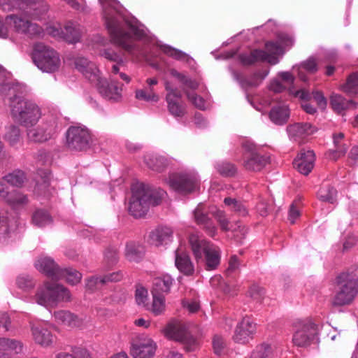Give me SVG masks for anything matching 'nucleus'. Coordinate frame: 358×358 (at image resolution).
I'll list each match as a JSON object with an SVG mask.
<instances>
[{
  "mask_svg": "<svg viewBox=\"0 0 358 358\" xmlns=\"http://www.w3.org/2000/svg\"><path fill=\"white\" fill-rule=\"evenodd\" d=\"M145 162L150 169L157 172H162L168 166V160L159 155H147L145 157Z\"/></svg>",
  "mask_w": 358,
  "mask_h": 358,
  "instance_id": "obj_37",
  "label": "nucleus"
},
{
  "mask_svg": "<svg viewBox=\"0 0 358 358\" xmlns=\"http://www.w3.org/2000/svg\"><path fill=\"white\" fill-rule=\"evenodd\" d=\"M181 97L182 94L178 90H171L166 96L168 110L175 117H182L186 113L185 107L178 101Z\"/></svg>",
  "mask_w": 358,
  "mask_h": 358,
  "instance_id": "obj_21",
  "label": "nucleus"
},
{
  "mask_svg": "<svg viewBox=\"0 0 358 358\" xmlns=\"http://www.w3.org/2000/svg\"><path fill=\"white\" fill-rule=\"evenodd\" d=\"M131 192L128 210L129 214L136 218L145 216L150 207L159 205L166 194L163 189H154L144 183L133 186Z\"/></svg>",
  "mask_w": 358,
  "mask_h": 358,
  "instance_id": "obj_2",
  "label": "nucleus"
},
{
  "mask_svg": "<svg viewBox=\"0 0 358 358\" xmlns=\"http://www.w3.org/2000/svg\"><path fill=\"white\" fill-rule=\"evenodd\" d=\"M187 99L198 108L204 109L205 101L204 99L194 92H186Z\"/></svg>",
  "mask_w": 358,
  "mask_h": 358,
  "instance_id": "obj_61",
  "label": "nucleus"
},
{
  "mask_svg": "<svg viewBox=\"0 0 358 358\" xmlns=\"http://www.w3.org/2000/svg\"><path fill=\"white\" fill-rule=\"evenodd\" d=\"M127 24L129 31L136 39L141 40L146 36L145 31L137 22L127 21Z\"/></svg>",
  "mask_w": 358,
  "mask_h": 358,
  "instance_id": "obj_55",
  "label": "nucleus"
},
{
  "mask_svg": "<svg viewBox=\"0 0 358 358\" xmlns=\"http://www.w3.org/2000/svg\"><path fill=\"white\" fill-rule=\"evenodd\" d=\"M118 252L115 248H108L104 254V260L108 266L115 265L118 261Z\"/></svg>",
  "mask_w": 358,
  "mask_h": 358,
  "instance_id": "obj_58",
  "label": "nucleus"
},
{
  "mask_svg": "<svg viewBox=\"0 0 358 358\" xmlns=\"http://www.w3.org/2000/svg\"><path fill=\"white\" fill-rule=\"evenodd\" d=\"M21 15L13 14L6 17V21L13 20L14 29L19 34H22L30 37L40 35L43 29L36 23L31 22L21 13Z\"/></svg>",
  "mask_w": 358,
  "mask_h": 358,
  "instance_id": "obj_15",
  "label": "nucleus"
},
{
  "mask_svg": "<svg viewBox=\"0 0 358 358\" xmlns=\"http://www.w3.org/2000/svg\"><path fill=\"white\" fill-rule=\"evenodd\" d=\"M243 166L249 171H261L270 163V156L261 154L257 150V146L252 142L246 141L243 143Z\"/></svg>",
  "mask_w": 358,
  "mask_h": 358,
  "instance_id": "obj_9",
  "label": "nucleus"
},
{
  "mask_svg": "<svg viewBox=\"0 0 358 358\" xmlns=\"http://www.w3.org/2000/svg\"><path fill=\"white\" fill-rule=\"evenodd\" d=\"M74 64L76 69L91 83L94 84L99 80L101 73L94 63L85 57H77L75 59Z\"/></svg>",
  "mask_w": 358,
  "mask_h": 358,
  "instance_id": "obj_18",
  "label": "nucleus"
},
{
  "mask_svg": "<svg viewBox=\"0 0 358 358\" xmlns=\"http://www.w3.org/2000/svg\"><path fill=\"white\" fill-rule=\"evenodd\" d=\"M344 134L342 132L333 134L334 148L329 150L327 153L330 159L336 161L345 155L348 146L344 142Z\"/></svg>",
  "mask_w": 358,
  "mask_h": 358,
  "instance_id": "obj_28",
  "label": "nucleus"
},
{
  "mask_svg": "<svg viewBox=\"0 0 358 358\" xmlns=\"http://www.w3.org/2000/svg\"><path fill=\"white\" fill-rule=\"evenodd\" d=\"M152 312L155 315H159L165 310L164 295L152 294Z\"/></svg>",
  "mask_w": 358,
  "mask_h": 358,
  "instance_id": "obj_52",
  "label": "nucleus"
},
{
  "mask_svg": "<svg viewBox=\"0 0 358 358\" xmlns=\"http://www.w3.org/2000/svg\"><path fill=\"white\" fill-rule=\"evenodd\" d=\"M194 220L206 233L213 237L216 234L217 229L208 213L203 212L199 206L194 211Z\"/></svg>",
  "mask_w": 358,
  "mask_h": 358,
  "instance_id": "obj_27",
  "label": "nucleus"
},
{
  "mask_svg": "<svg viewBox=\"0 0 358 358\" xmlns=\"http://www.w3.org/2000/svg\"><path fill=\"white\" fill-rule=\"evenodd\" d=\"M250 358H271V348L268 344L257 346Z\"/></svg>",
  "mask_w": 358,
  "mask_h": 358,
  "instance_id": "obj_53",
  "label": "nucleus"
},
{
  "mask_svg": "<svg viewBox=\"0 0 358 358\" xmlns=\"http://www.w3.org/2000/svg\"><path fill=\"white\" fill-rule=\"evenodd\" d=\"M256 329V323L251 318L243 317L236 327L233 339L238 343H248L250 339L253 338Z\"/></svg>",
  "mask_w": 358,
  "mask_h": 358,
  "instance_id": "obj_16",
  "label": "nucleus"
},
{
  "mask_svg": "<svg viewBox=\"0 0 358 358\" xmlns=\"http://www.w3.org/2000/svg\"><path fill=\"white\" fill-rule=\"evenodd\" d=\"M315 155L313 150H301L297 157L294 160V166L299 173L308 175L314 167Z\"/></svg>",
  "mask_w": 358,
  "mask_h": 358,
  "instance_id": "obj_20",
  "label": "nucleus"
},
{
  "mask_svg": "<svg viewBox=\"0 0 358 358\" xmlns=\"http://www.w3.org/2000/svg\"><path fill=\"white\" fill-rule=\"evenodd\" d=\"M289 138L298 141L306 136L313 134L315 131V127L310 123H295L287 127Z\"/></svg>",
  "mask_w": 358,
  "mask_h": 358,
  "instance_id": "obj_25",
  "label": "nucleus"
},
{
  "mask_svg": "<svg viewBox=\"0 0 358 358\" xmlns=\"http://www.w3.org/2000/svg\"><path fill=\"white\" fill-rule=\"evenodd\" d=\"M173 237V230L168 227L162 226L150 231L149 242L156 246L167 244Z\"/></svg>",
  "mask_w": 358,
  "mask_h": 358,
  "instance_id": "obj_26",
  "label": "nucleus"
},
{
  "mask_svg": "<svg viewBox=\"0 0 358 358\" xmlns=\"http://www.w3.org/2000/svg\"><path fill=\"white\" fill-rule=\"evenodd\" d=\"M54 317L55 320L62 324L68 327H76L79 324V320L76 315L72 314L69 311L59 310L55 312Z\"/></svg>",
  "mask_w": 358,
  "mask_h": 358,
  "instance_id": "obj_40",
  "label": "nucleus"
},
{
  "mask_svg": "<svg viewBox=\"0 0 358 358\" xmlns=\"http://www.w3.org/2000/svg\"><path fill=\"white\" fill-rule=\"evenodd\" d=\"M269 73L268 70L258 71L252 73L249 78L243 80L241 81L242 88L248 90L249 87H257L263 80L268 76Z\"/></svg>",
  "mask_w": 358,
  "mask_h": 358,
  "instance_id": "obj_38",
  "label": "nucleus"
},
{
  "mask_svg": "<svg viewBox=\"0 0 358 358\" xmlns=\"http://www.w3.org/2000/svg\"><path fill=\"white\" fill-rule=\"evenodd\" d=\"M72 351L75 355L66 352H60L57 355V358H77L76 356L87 358L89 356L85 349L75 347Z\"/></svg>",
  "mask_w": 358,
  "mask_h": 358,
  "instance_id": "obj_59",
  "label": "nucleus"
},
{
  "mask_svg": "<svg viewBox=\"0 0 358 358\" xmlns=\"http://www.w3.org/2000/svg\"><path fill=\"white\" fill-rule=\"evenodd\" d=\"M17 285L19 288L26 291L33 288L35 282L29 275H22L17 278Z\"/></svg>",
  "mask_w": 358,
  "mask_h": 358,
  "instance_id": "obj_54",
  "label": "nucleus"
},
{
  "mask_svg": "<svg viewBox=\"0 0 358 358\" xmlns=\"http://www.w3.org/2000/svg\"><path fill=\"white\" fill-rule=\"evenodd\" d=\"M66 145L72 150L85 151L90 148L92 135L85 127L71 126L66 133Z\"/></svg>",
  "mask_w": 358,
  "mask_h": 358,
  "instance_id": "obj_10",
  "label": "nucleus"
},
{
  "mask_svg": "<svg viewBox=\"0 0 358 358\" xmlns=\"http://www.w3.org/2000/svg\"><path fill=\"white\" fill-rule=\"evenodd\" d=\"M160 48L165 55L176 60L188 62L191 59L187 54L170 45H161Z\"/></svg>",
  "mask_w": 358,
  "mask_h": 358,
  "instance_id": "obj_47",
  "label": "nucleus"
},
{
  "mask_svg": "<svg viewBox=\"0 0 358 358\" xmlns=\"http://www.w3.org/2000/svg\"><path fill=\"white\" fill-rule=\"evenodd\" d=\"M32 334L36 343L42 346H48L53 341V336L51 332L45 328L32 327Z\"/></svg>",
  "mask_w": 358,
  "mask_h": 358,
  "instance_id": "obj_36",
  "label": "nucleus"
},
{
  "mask_svg": "<svg viewBox=\"0 0 358 358\" xmlns=\"http://www.w3.org/2000/svg\"><path fill=\"white\" fill-rule=\"evenodd\" d=\"M165 336L184 345L187 352L194 351L197 344L196 339L189 334L187 327L181 323H169L164 330Z\"/></svg>",
  "mask_w": 358,
  "mask_h": 358,
  "instance_id": "obj_11",
  "label": "nucleus"
},
{
  "mask_svg": "<svg viewBox=\"0 0 358 358\" xmlns=\"http://www.w3.org/2000/svg\"><path fill=\"white\" fill-rule=\"evenodd\" d=\"M1 6L6 12L19 11L32 20H41L48 10L43 0H3Z\"/></svg>",
  "mask_w": 358,
  "mask_h": 358,
  "instance_id": "obj_5",
  "label": "nucleus"
},
{
  "mask_svg": "<svg viewBox=\"0 0 358 358\" xmlns=\"http://www.w3.org/2000/svg\"><path fill=\"white\" fill-rule=\"evenodd\" d=\"M248 294L255 300L260 301L265 294L264 289L256 284H253L249 289Z\"/></svg>",
  "mask_w": 358,
  "mask_h": 358,
  "instance_id": "obj_60",
  "label": "nucleus"
},
{
  "mask_svg": "<svg viewBox=\"0 0 358 358\" xmlns=\"http://www.w3.org/2000/svg\"><path fill=\"white\" fill-rule=\"evenodd\" d=\"M200 262L205 263L206 270L210 271L215 269L220 262V254L218 248L213 245L203 255V261Z\"/></svg>",
  "mask_w": 358,
  "mask_h": 358,
  "instance_id": "obj_33",
  "label": "nucleus"
},
{
  "mask_svg": "<svg viewBox=\"0 0 358 358\" xmlns=\"http://www.w3.org/2000/svg\"><path fill=\"white\" fill-rule=\"evenodd\" d=\"M337 195L336 189L329 184H323L317 192V198L322 201L334 203Z\"/></svg>",
  "mask_w": 358,
  "mask_h": 358,
  "instance_id": "obj_42",
  "label": "nucleus"
},
{
  "mask_svg": "<svg viewBox=\"0 0 358 358\" xmlns=\"http://www.w3.org/2000/svg\"><path fill=\"white\" fill-rule=\"evenodd\" d=\"M83 28L80 24L73 21L66 22L63 28H50V34L55 36L62 38L69 43H76L80 41Z\"/></svg>",
  "mask_w": 358,
  "mask_h": 358,
  "instance_id": "obj_14",
  "label": "nucleus"
},
{
  "mask_svg": "<svg viewBox=\"0 0 358 358\" xmlns=\"http://www.w3.org/2000/svg\"><path fill=\"white\" fill-rule=\"evenodd\" d=\"M135 299L139 306L144 307L148 306L147 302L148 299V290L143 287H137L135 293Z\"/></svg>",
  "mask_w": 358,
  "mask_h": 358,
  "instance_id": "obj_57",
  "label": "nucleus"
},
{
  "mask_svg": "<svg viewBox=\"0 0 358 358\" xmlns=\"http://www.w3.org/2000/svg\"><path fill=\"white\" fill-rule=\"evenodd\" d=\"M94 85H96L99 93L105 99L117 101L121 97L122 88L113 79L109 83L106 79L100 76Z\"/></svg>",
  "mask_w": 358,
  "mask_h": 358,
  "instance_id": "obj_19",
  "label": "nucleus"
},
{
  "mask_svg": "<svg viewBox=\"0 0 358 358\" xmlns=\"http://www.w3.org/2000/svg\"><path fill=\"white\" fill-rule=\"evenodd\" d=\"M213 347L215 353L220 355L225 347L224 339L219 336H215L213 340Z\"/></svg>",
  "mask_w": 358,
  "mask_h": 358,
  "instance_id": "obj_64",
  "label": "nucleus"
},
{
  "mask_svg": "<svg viewBox=\"0 0 358 358\" xmlns=\"http://www.w3.org/2000/svg\"><path fill=\"white\" fill-rule=\"evenodd\" d=\"M145 254V248L139 243L130 241L127 243L125 256L129 261L138 262Z\"/></svg>",
  "mask_w": 358,
  "mask_h": 358,
  "instance_id": "obj_34",
  "label": "nucleus"
},
{
  "mask_svg": "<svg viewBox=\"0 0 358 358\" xmlns=\"http://www.w3.org/2000/svg\"><path fill=\"white\" fill-rule=\"evenodd\" d=\"M265 48L270 55H282L284 53L282 46L278 42L268 41L265 44Z\"/></svg>",
  "mask_w": 358,
  "mask_h": 358,
  "instance_id": "obj_62",
  "label": "nucleus"
},
{
  "mask_svg": "<svg viewBox=\"0 0 358 358\" xmlns=\"http://www.w3.org/2000/svg\"><path fill=\"white\" fill-rule=\"evenodd\" d=\"M189 243L191 246L195 259L199 263L203 261V255L213 244L196 234H191L189 237Z\"/></svg>",
  "mask_w": 358,
  "mask_h": 358,
  "instance_id": "obj_23",
  "label": "nucleus"
},
{
  "mask_svg": "<svg viewBox=\"0 0 358 358\" xmlns=\"http://www.w3.org/2000/svg\"><path fill=\"white\" fill-rule=\"evenodd\" d=\"M0 350L13 351L15 354L22 352V343L15 339L0 338Z\"/></svg>",
  "mask_w": 358,
  "mask_h": 358,
  "instance_id": "obj_48",
  "label": "nucleus"
},
{
  "mask_svg": "<svg viewBox=\"0 0 358 358\" xmlns=\"http://www.w3.org/2000/svg\"><path fill=\"white\" fill-rule=\"evenodd\" d=\"M136 98L145 101L157 102L159 101V96L155 93L153 88L148 87L136 90Z\"/></svg>",
  "mask_w": 358,
  "mask_h": 358,
  "instance_id": "obj_51",
  "label": "nucleus"
},
{
  "mask_svg": "<svg viewBox=\"0 0 358 358\" xmlns=\"http://www.w3.org/2000/svg\"><path fill=\"white\" fill-rule=\"evenodd\" d=\"M58 130V123L54 117H51L36 128L27 130V137L31 141L42 143L52 138Z\"/></svg>",
  "mask_w": 358,
  "mask_h": 358,
  "instance_id": "obj_13",
  "label": "nucleus"
},
{
  "mask_svg": "<svg viewBox=\"0 0 358 358\" xmlns=\"http://www.w3.org/2000/svg\"><path fill=\"white\" fill-rule=\"evenodd\" d=\"M20 138V130L16 125H9L6 127L4 139L9 143L10 145H15Z\"/></svg>",
  "mask_w": 358,
  "mask_h": 358,
  "instance_id": "obj_50",
  "label": "nucleus"
},
{
  "mask_svg": "<svg viewBox=\"0 0 358 358\" xmlns=\"http://www.w3.org/2000/svg\"><path fill=\"white\" fill-rule=\"evenodd\" d=\"M289 117V110L285 106L273 107L269 112L271 121L276 125L286 124Z\"/></svg>",
  "mask_w": 358,
  "mask_h": 358,
  "instance_id": "obj_32",
  "label": "nucleus"
},
{
  "mask_svg": "<svg viewBox=\"0 0 358 358\" xmlns=\"http://www.w3.org/2000/svg\"><path fill=\"white\" fill-rule=\"evenodd\" d=\"M7 211H0V241H5L10 236L11 227Z\"/></svg>",
  "mask_w": 358,
  "mask_h": 358,
  "instance_id": "obj_45",
  "label": "nucleus"
},
{
  "mask_svg": "<svg viewBox=\"0 0 358 358\" xmlns=\"http://www.w3.org/2000/svg\"><path fill=\"white\" fill-rule=\"evenodd\" d=\"M166 183L174 191L182 194H191L199 188V179L196 173L180 172L169 174Z\"/></svg>",
  "mask_w": 358,
  "mask_h": 358,
  "instance_id": "obj_8",
  "label": "nucleus"
},
{
  "mask_svg": "<svg viewBox=\"0 0 358 358\" xmlns=\"http://www.w3.org/2000/svg\"><path fill=\"white\" fill-rule=\"evenodd\" d=\"M32 59L37 67L43 72H55L60 65L58 53L42 43L34 45Z\"/></svg>",
  "mask_w": 358,
  "mask_h": 358,
  "instance_id": "obj_6",
  "label": "nucleus"
},
{
  "mask_svg": "<svg viewBox=\"0 0 358 358\" xmlns=\"http://www.w3.org/2000/svg\"><path fill=\"white\" fill-rule=\"evenodd\" d=\"M56 280L65 278L66 282L71 285L79 283L82 278V274L73 268H59Z\"/></svg>",
  "mask_w": 358,
  "mask_h": 358,
  "instance_id": "obj_39",
  "label": "nucleus"
},
{
  "mask_svg": "<svg viewBox=\"0 0 358 358\" xmlns=\"http://www.w3.org/2000/svg\"><path fill=\"white\" fill-rule=\"evenodd\" d=\"M1 198L13 208L24 206L29 202L27 195L17 190L8 192L7 186H6V194L2 195Z\"/></svg>",
  "mask_w": 358,
  "mask_h": 358,
  "instance_id": "obj_31",
  "label": "nucleus"
},
{
  "mask_svg": "<svg viewBox=\"0 0 358 358\" xmlns=\"http://www.w3.org/2000/svg\"><path fill=\"white\" fill-rule=\"evenodd\" d=\"M266 52L261 49H254L249 53H242L239 56L241 62L245 66H251L258 62H264Z\"/></svg>",
  "mask_w": 358,
  "mask_h": 358,
  "instance_id": "obj_35",
  "label": "nucleus"
},
{
  "mask_svg": "<svg viewBox=\"0 0 358 358\" xmlns=\"http://www.w3.org/2000/svg\"><path fill=\"white\" fill-rule=\"evenodd\" d=\"M335 283L336 289L331 300V306L337 308L350 305L358 294V276L343 272L336 276Z\"/></svg>",
  "mask_w": 358,
  "mask_h": 358,
  "instance_id": "obj_3",
  "label": "nucleus"
},
{
  "mask_svg": "<svg viewBox=\"0 0 358 358\" xmlns=\"http://www.w3.org/2000/svg\"><path fill=\"white\" fill-rule=\"evenodd\" d=\"M330 105L332 109L338 114H342L349 108H355L357 103L351 99H346L341 94H333L330 96Z\"/></svg>",
  "mask_w": 358,
  "mask_h": 358,
  "instance_id": "obj_30",
  "label": "nucleus"
},
{
  "mask_svg": "<svg viewBox=\"0 0 358 358\" xmlns=\"http://www.w3.org/2000/svg\"><path fill=\"white\" fill-rule=\"evenodd\" d=\"M105 24L114 43L136 58L145 55L143 48L133 41L131 34L126 31L115 18L105 16Z\"/></svg>",
  "mask_w": 358,
  "mask_h": 358,
  "instance_id": "obj_4",
  "label": "nucleus"
},
{
  "mask_svg": "<svg viewBox=\"0 0 358 358\" xmlns=\"http://www.w3.org/2000/svg\"><path fill=\"white\" fill-rule=\"evenodd\" d=\"M35 297L37 303L48 306L58 301H68L70 293L62 285L46 282L43 287L38 289Z\"/></svg>",
  "mask_w": 358,
  "mask_h": 358,
  "instance_id": "obj_7",
  "label": "nucleus"
},
{
  "mask_svg": "<svg viewBox=\"0 0 358 358\" xmlns=\"http://www.w3.org/2000/svg\"><path fill=\"white\" fill-rule=\"evenodd\" d=\"M156 345L150 338L141 337L135 340L131 348V355L134 358H150L154 356Z\"/></svg>",
  "mask_w": 358,
  "mask_h": 358,
  "instance_id": "obj_17",
  "label": "nucleus"
},
{
  "mask_svg": "<svg viewBox=\"0 0 358 358\" xmlns=\"http://www.w3.org/2000/svg\"><path fill=\"white\" fill-rule=\"evenodd\" d=\"M317 328L310 320H301L296 322L293 334V343L298 347H307L315 340Z\"/></svg>",
  "mask_w": 358,
  "mask_h": 358,
  "instance_id": "obj_12",
  "label": "nucleus"
},
{
  "mask_svg": "<svg viewBox=\"0 0 358 358\" xmlns=\"http://www.w3.org/2000/svg\"><path fill=\"white\" fill-rule=\"evenodd\" d=\"M173 278L169 274L155 278L153 280L152 294L164 295L170 292Z\"/></svg>",
  "mask_w": 358,
  "mask_h": 358,
  "instance_id": "obj_29",
  "label": "nucleus"
},
{
  "mask_svg": "<svg viewBox=\"0 0 358 358\" xmlns=\"http://www.w3.org/2000/svg\"><path fill=\"white\" fill-rule=\"evenodd\" d=\"M0 92L9 101L11 115L20 124L25 127L35 125L41 117L38 106L22 97V87L19 84L2 83Z\"/></svg>",
  "mask_w": 358,
  "mask_h": 358,
  "instance_id": "obj_1",
  "label": "nucleus"
},
{
  "mask_svg": "<svg viewBox=\"0 0 358 358\" xmlns=\"http://www.w3.org/2000/svg\"><path fill=\"white\" fill-rule=\"evenodd\" d=\"M52 222L51 215L44 209H37L33 213L32 222L38 227H43L52 223Z\"/></svg>",
  "mask_w": 358,
  "mask_h": 358,
  "instance_id": "obj_44",
  "label": "nucleus"
},
{
  "mask_svg": "<svg viewBox=\"0 0 358 358\" xmlns=\"http://www.w3.org/2000/svg\"><path fill=\"white\" fill-rule=\"evenodd\" d=\"M106 285L103 276H92L87 280L86 287L90 290H94L101 288Z\"/></svg>",
  "mask_w": 358,
  "mask_h": 358,
  "instance_id": "obj_56",
  "label": "nucleus"
},
{
  "mask_svg": "<svg viewBox=\"0 0 358 358\" xmlns=\"http://www.w3.org/2000/svg\"><path fill=\"white\" fill-rule=\"evenodd\" d=\"M175 265L185 275H192L194 273V266L189 255L181 247L175 251Z\"/></svg>",
  "mask_w": 358,
  "mask_h": 358,
  "instance_id": "obj_22",
  "label": "nucleus"
},
{
  "mask_svg": "<svg viewBox=\"0 0 358 358\" xmlns=\"http://www.w3.org/2000/svg\"><path fill=\"white\" fill-rule=\"evenodd\" d=\"M340 90L348 95H358V71L351 73Z\"/></svg>",
  "mask_w": 358,
  "mask_h": 358,
  "instance_id": "obj_43",
  "label": "nucleus"
},
{
  "mask_svg": "<svg viewBox=\"0 0 358 358\" xmlns=\"http://www.w3.org/2000/svg\"><path fill=\"white\" fill-rule=\"evenodd\" d=\"M224 203L238 216L245 217L248 214V210L243 203L236 199L227 197L224 199Z\"/></svg>",
  "mask_w": 358,
  "mask_h": 358,
  "instance_id": "obj_46",
  "label": "nucleus"
},
{
  "mask_svg": "<svg viewBox=\"0 0 358 358\" xmlns=\"http://www.w3.org/2000/svg\"><path fill=\"white\" fill-rule=\"evenodd\" d=\"M36 268L53 280H56L60 267L53 259L48 257H41L35 262Z\"/></svg>",
  "mask_w": 358,
  "mask_h": 358,
  "instance_id": "obj_24",
  "label": "nucleus"
},
{
  "mask_svg": "<svg viewBox=\"0 0 358 358\" xmlns=\"http://www.w3.org/2000/svg\"><path fill=\"white\" fill-rule=\"evenodd\" d=\"M215 168L219 174L224 177H233L237 173L236 166L229 162H217L215 164Z\"/></svg>",
  "mask_w": 358,
  "mask_h": 358,
  "instance_id": "obj_49",
  "label": "nucleus"
},
{
  "mask_svg": "<svg viewBox=\"0 0 358 358\" xmlns=\"http://www.w3.org/2000/svg\"><path fill=\"white\" fill-rule=\"evenodd\" d=\"M301 66L310 73H314L317 71V64L313 57H309L301 64Z\"/></svg>",
  "mask_w": 358,
  "mask_h": 358,
  "instance_id": "obj_63",
  "label": "nucleus"
},
{
  "mask_svg": "<svg viewBox=\"0 0 358 358\" xmlns=\"http://www.w3.org/2000/svg\"><path fill=\"white\" fill-rule=\"evenodd\" d=\"M2 179L11 186L20 187L23 185L27 177L23 171L15 169L5 175Z\"/></svg>",
  "mask_w": 358,
  "mask_h": 358,
  "instance_id": "obj_41",
  "label": "nucleus"
}]
</instances>
